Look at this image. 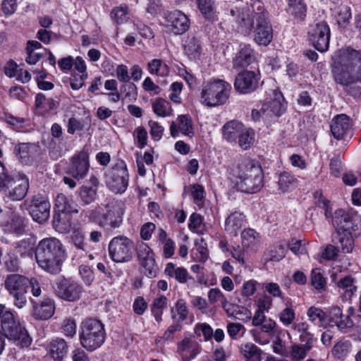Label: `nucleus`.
I'll return each instance as SVG.
<instances>
[{
	"label": "nucleus",
	"instance_id": "f257e3e1",
	"mask_svg": "<svg viewBox=\"0 0 361 361\" xmlns=\"http://www.w3.org/2000/svg\"><path fill=\"white\" fill-rule=\"evenodd\" d=\"M230 13L238 32L244 35L253 34L254 41L259 45L267 46L271 43L273 28L268 18V13L261 1H255L252 5L251 11L234 8L231 9Z\"/></svg>",
	"mask_w": 361,
	"mask_h": 361
},
{
	"label": "nucleus",
	"instance_id": "f03ea898",
	"mask_svg": "<svg viewBox=\"0 0 361 361\" xmlns=\"http://www.w3.org/2000/svg\"><path fill=\"white\" fill-rule=\"evenodd\" d=\"M237 190L245 193L259 192L264 185L263 171L260 165L245 158L238 161L230 171Z\"/></svg>",
	"mask_w": 361,
	"mask_h": 361
},
{
	"label": "nucleus",
	"instance_id": "7ed1b4c3",
	"mask_svg": "<svg viewBox=\"0 0 361 361\" xmlns=\"http://www.w3.org/2000/svg\"><path fill=\"white\" fill-rule=\"evenodd\" d=\"M334 60L332 73L338 83L347 86L361 82V51L341 49Z\"/></svg>",
	"mask_w": 361,
	"mask_h": 361
},
{
	"label": "nucleus",
	"instance_id": "20e7f679",
	"mask_svg": "<svg viewBox=\"0 0 361 361\" xmlns=\"http://www.w3.org/2000/svg\"><path fill=\"white\" fill-rule=\"evenodd\" d=\"M67 257L64 245L54 237L41 240L36 247L35 258L38 266L44 271L58 274Z\"/></svg>",
	"mask_w": 361,
	"mask_h": 361
},
{
	"label": "nucleus",
	"instance_id": "39448f33",
	"mask_svg": "<svg viewBox=\"0 0 361 361\" xmlns=\"http://www.w3.org/2000/svg\"><path fill=\"white\" fill-rule=\"evenodd\" d=\"M124 213V204L121 201L110 200L91 211L89 217L105 229H114L121 225Z\"/></svg>",
	"mask_w": 361,
	"mask_h": 361
},
{
	"label": "nucleus",
	"instance_id": "423d86ee",
	"mask_svg": "<svg viewBox=\"0 0 361 361\" xmlns=\"http://www.w3.org/2000/svg\"><path fill=\"white\" fill-rule=\"evenodd\" d=\"M231 85L228 82L212 78L202 84L200 102L207 107H216L226 104L230 97Z\"/></svg>",
	"mask_w": 361,
	"mask_h": 361
},
{
	"label": "nucleus",
	"instance_id": "0eeeda50",
	"mask_svg": "<svg viewBox=\"0 0 361 361\" xmlns=\"http://www.w3.org/2000/svg\"><path fill=\"white\" fill-rule=\"evenodd\" d=\"M0 322L5 337L14 341L22 347H27L30 344L31 339L26 329L20 324L13 312L4 304H0Z\"/></svg>",
	"mask_w": 361,
	"mask_h": 361
},
{
	"label": "nucleus",
	"instance_id": "6e6552de",
	"mask_svg": "<svg viewBox=\"0 0 361 361\" xmlns=\"http://www.w3.org/2000/svg\"><path fill=\"white\" fill-rule=\"evenodd\" d=\"M80 342L87 350L92 352L100 348L105 341L104 324L97 319H87L80 326Z\"/></svg>",
	"mask_w": 361,
	"mask_h": 361
},
{
	"label": "nucleus",
	"instance_id": "1a4fd4ad",
	"mask_svg": "<svg viewBox=\"0 0 361 361\" xmlns=\"http://www.w3.org/2000/svg\"><path fill=\"white\" fill-rule=\"evenodd\" d=\"M317 196H319V205L324 209L326 218H331L332 225L337 233L341 234V232L352 231L354 224L350 214L343 209H338L332 215L330 202L326 200L321 192H317L315 197Z\"/></svg>",
	"mask_w": 361,
	"mask_h": 361
},
{
	"label": "nucleus",
	"instance_id": "9d476101",
	"mask_svg": "<svg viewBox=\"0 0 361 361\" xmlns=\"http://www.w3.org/2000/svg\"><path fill=\"white\" fill-rule=\"evenodd\" d=\"M27 211L32 219L39 223L46 222L50 216L51 204L48 199L41 195H34L25 200L20 205Z\"/></svg>",
	"mask_w": 361,
	"mask_h": 361
},
{
	"label": "nucleus",
	"instance_id": "9b49d317",
	"mask_svg": "<svg viewBox=\"0 0 361 361\" xmlns=\"http://www.w3.org/2000/svg\"><path fill=\"white\" fill-rule=\"evenodd\" d=\"M30 187L29 179L26 175L16 173L10 176L1 191L12 201H20L27 194Z\"/></svg>",
	"mask_w": 361,
	"mask_h": 361
},
{
	"label": "nucleus",
	"instance_id": "f8f14e48",
	"mask_svg": "<svg viewBox=\"0 0 361 361\" xmlns=\"http://www.w3.org/2000/svg\"><path fill=\"white\" fill-rule=\"evenodd\" d=\"M108 250L109 256L114 262H129L133 255V242L124 235H118L111 240Z\"/></svg>",
	"mask_w": 361,
	"mask_h": 361
},
{
	"label": "nucleus",
	"instance_id": "ddd939ff",
	"mask_svg": "<svg viewBox=\"0 0 361 361\" xmlns=\"http://www.w3.org/2000/svg\"><path fill=\"white\" fill-rule=\"evenodd\" d=\"M129 175L124 161L117 163L107 175L106 184L115 193L124 192L128 185Z\"/></svg>",
	"mask_w": 361,
	"mask_h": 361
},
{
	"label": "nucleus",
	"instance_id": "4468645a",
	"mask_svg": "<svg viewBox=\"0 0 361 361\" xmlns=\"http://www.w3.org/2000/svg\"><path fill=\"white\" fill-rule=\"evenodd\" d=\"M55 292L59 298L68 302H75L80 298L83 288L74 280L61 279L56 283Z\"/></svg>",
	"mask_w": 361,
	"mask_h": 361
},
{
	"label": "nucleus",
	"instance_id": "2eb2a0df",
	"mask_svg": "<svg viewBox=\"0 0 361 361\" xmlns=\"http://www.w3.org/2000/svg\"><path fill=\"white\" fill-rule=\"evenodd\" d=\"M164 18L166 27L174 35H182L190 28V19L180 11L169 12L166 13Z\"/></svg>",
	"mask_w": 361,
	"mask_h": 361
},
{
	"label": "nucleus",
	"instance_id": "dca6fc26",
	"mask_svg": "<svg viewBox=\"0 0 361 361\" xmlns=\"http://www.w3.org/2000/svg\"><path fill=\"white\" fill-rule=\"evenodd\" d=\"M90 168L89 154L82 150L75 154L70 159L67 173L75 179H82L87 173Z\"/></svg>",
	"mask_w": 361,
	"mask_h": 361
},
{
	"label": "nucleus",
	"instance_id": "f3484780",
	"mask_svg": "<svg viewBox=\"0 0 361 361\" xmlns=\"http://www.w3.org/2000/svg\"><path fill=\"white\" fill-rule=\"evenodd\" d=\"M310 39L315 49L321 52L326 51L330 39L329 25L324 22L316 24L310 31Z\"/></svg>",
	"mask_w": 361,
	"mask_h": 361
},
{
	"label": "nucleus",
	"instance_id": "a211bd4d",
	"mask_svg": "<svg viewBox=\"0 0 361 361\" xmlns=\"http://www.w3.org/2000/svg\"><path fill=\"white\" fill-rule=\"evenodd\" d=\"M286 109V104L282 93L277 90H273L262 104L261 111L267 116H279L285 112Z\"/></svg>",
	"mask_w": 361,
	"mask_h": 361
},
{
	"label": "nucleus",
	"instance_id": "6ab92c4d",
	"mask_svg": "<svg viewBox=\"0 0 361 361\" xmlns=\"http://www.w3.org/2000/svg\"><path fill=\"white\" fill-rule=\"evenodd\" d=\"M201 350V345L192 336L185 337L177 343V353L182 361L194 360Z\"/></svg>",
	"mask_w": 361,
	"mask_h": 361
},
{
	"label": "nucleus",
	"instance_id": "aec40b11",
	"mask_svg": "<svg viewBox=\"0 0 361 361\" xmlns=\"http://www.w3.org/2000/svg\"><path fill=\"white\" fill-rule=\"evenodd\" d=\"M259 77L253 71H245L238 75L234 86L242 94H248L257 90Z\"/></svg>",
	"mask_w": 361,
	"mask_h": 361
},
{
	"label": "nucleus",
	"instance_id": "412c9836",
	"mask_svg": "<svg viewBox=\"0 0 361 361\" xmlns=\"http://www.w3.org/2000/svg\"><path fill=\"white\" fill-rule=\"evenodd\" d=\"M137 253L141 265L145 269V274L149 277L155 276L156 266L154 255L150 247L145 243H141L137 246Z\"/></svg>",
	"mask_w": 361,
	"mask_h": 361
},
{
	"label": "nucleus",
	"instance_id": "4be33fe9",
	"mask_svg": "<svg viewBox=\"0 0 361 361\" xmlns=\"http://www.w3.org/2000/svg\"><path fill=\"white\" fill-rule=\"evenodd\" d=\"M355 313V310L353 307H350L347 310V314L343 315L342 310L338 307H333L329 310L330 324L333 322L338 329L344 331L350 329L353 326V322L351 319V316Z\"/></svg>",
	"mask_w": 361,
	"mask_h": 361
},
{
	"label": "nucleus",
	"instance_id": "5701e85b",
	"mask_svg": "<svg viewBox=\"0 0 361 361\" xmlns=\"http://www.w3.org/2000/svg\"><path fill=\"white\" fill-rule=\"evenodd\" d=\"M353 126V122L345 114H338L331 121V132L338 140H343L349 134Z\"/></svg>",
	"mask_w": 361,
	"mask_h": 361
},
{
	"label": "nucleus",
	"instance_id": "b1692460",
	"mask_svg": "<svg viewBox=\"0 0 361 361\" xmlns=\"http://www.w3.org/2000/svg\"><path fill=\"white\" fill-rule=\"evenodd\" d=\"M257 54L249 44H241L233 59L235 69L245 68L256 61Z\"/></svg>",
	"mask_w": 361,
	"mask_h": 361
},
{
	"label": "nucleus",
	"instance_id": "393cba45",
	"mask_svg": "<svg viewBox=\"0 0 361 361\" xmlns=\"http://www.w3.org/2000/svg\"><path fill=\"white\" fill-rule=\"evenodd\" d=\"M332 282L335 283L338 293L344 299H350L357 291V282L354 277L350 275L345 276L336 281L334 276H331Z\"/></svg>",
	"mask_w": 361,
	"mask_h": 361
},
{
	"label": "nucleus",
	"instance_id": "a878e982",
	"mask_svg": "<svg viewBox=\"0 0 361 361\" xmlns=\"http://www.w3.org/2000/svg\"><path fill=\"white\" fill-rule=\"evenodd\" d=\"M32 315L38 320H47L55 312V302L51 298H44L40 302L32 301Z\"/></svg>",
	"mask_w": 361,
	"mask_h": 361
},
{
	"label": "nucleus",
	"instance_id": "bb28decb",
	"mask_svg": "<svg viewBox=\"0 0 361 361\" xmlns=\"http://www.w3.org/2000/svg\"><path fill=\"white\" fill-rule=\"evenodd\" d=\"M16 156L24 164H32L39 153V147L35 144L20 143L14 149Z\"/></svg>",
	"mask_w": 361,
	"mask_h": 361
},
{
	"label": "nucleus",
	"instance_id": "cd10ccee",
	"mask_svg": "<svg viewBox=\"0 0 361 361\" xmlns=\"http://www.w3.org/2000/svg\"><path fill=\"white\" fill-rule=\"evenodd\" d=\"M245 223L246 218L243 213L237 211L233 212L225 219V231L228 234L236 236Z\"/></svg>",
	"mask_w": 361,
	"mask_h": 361
},
{
	"label": "nucleus",
	"instance_id": "c85d7f7f",
	"mask_svg": "<svg viewBox=\"0 0 361 361\" xmlns=\"http://www.w3.org/2000/svg\"><path fill=\"white\" fill-rule=\"evenodd\" d=\"M241 243L244 250L255 252L260 247L261 236L255 230L246 228L241 232Z\"/></svg>",
	"mask_w": 361,
	"mask_h": 361
},
{
	"label": "nucleus",
	"instance_id": "c756f323",
	"mask_svg": "<svg viewBox=\"0 0 361 361\" xmlns=\"http://www.w3.org/2000/svg\"><path fill=\"white\" fill-rule=\"evenodd\" d=\"M29 279L20 274L8 275L5 280V288L10 293L27 291Z\"/></svg>",
	"mask_w": 361,
	"mask_h": 361
},
{
	"label": "nucleus",
	"instance_id": "7c9ffc66",
	"mask_svg": "<svg viewBox=\"0 0 361 361\" xmlns=\"http://www.w3.org/2000/svg\"><path fill=\"white\" fill-rule=\"evenodd\" d=\"M170 130L173 137L178 136L179 131L185 135L192 134V124L190 117L187 115L179 116L176 122L171 123Z\"/></svg>",
	"mask_w": 361,
	"mask_h": 361
},
{
	"label": "nucleus",
	"instance_id": "2f4dec72",
	"mask_svg": "<svg viewBox=\"0 0 361 361\" xmlns=\"http://www.w3.org/2000/svg\"><path fill=\"white\" fill-rule=\"evenodd\" d=\"M164 273L169 277L174 278L180 283H185L190 280H194L185 268L177 267L172 262L166 264Z\"/></svg>",
	"mask_w": 361,
	"mask_h": 361
},
{
	"label": "nucleus",
	"instance_id": "473e14b6",
	"mask_svg": "<svg viewBox=\"0 0 361 361\" xmlns=\"http://www.w3.org/2000/svg\"><path fill=\"white\" fill-rule=\"evenodd\" d=\"M244 128L239 121H229L222 128L223 137L228 142H235Z\"/></svg>",
	"mask_w": 361,
	"mask_h": 361
},
{
	"label": "nucleus",
	"instance_id": "72a5a7b5",
	"mask_svg": "<svg viewBox=\"0 0 361 361\" xmlns=\"http://www.w3.org/2000/svg\"><path fill=\"white\" fill-rule=\"evenodd\" d=\"M245 361H262V350L251 342L242 343L239 348Z\"/></svg>",
	"mask_w": 361,
	"mask_h": 361
},
{
	"label": "nucleus",
	"instance_id": "f704fd0d",
	"mask_svg": "<svg viewBox=\"0 0 361 361\" xmlns=\"http://www.w3.org/2000/svg\"><path fill=\"white\" fill-rule=\"evenodd\" d=\"M184 52L191 59H197L202 53L200 40L193 35H188L184 44Z\"/></svg>",
	"mask_w": 361,
	"mask_h": 361
},
{
	"label": "nucleus",
	"instance_id": "c9c22d12",
	"mask_svg": "<svg viewBox=\"0 0 361 361\" xmlns=\"http://www.w3.org/2000/svg\"><path fill=\"white\" fill-rule=\"evenodd\" d=\"M48 352L55 360H61L68 352V345L63 338H56L50 342Z\"/></svg>",
	"mask_w": 361,
	"mask_h": 361
},
{
	"label": "nucleus",
	"instance_id": "e433bc0d",
	"mask_svg": "<svg viewBox=\"0 0 361 361\" xmlns=\"http://www.w3.org/2000/svg\"><path fill=\"white\" fill-rule=\"evenodd\" d=\"M207 298L210 304H219L226 312H229L228 308L231 307V302L219 288H211L208 291Z\"/></svg>",
	"mask_w": 361,
	"mask_h": 361
},
{
	"label": "nucleus",
	"instance_id": "4c0bfd02",
	"mask_svg": "<svg viewBox=\"0 0 361 361\" xmlns=\"http://www.w3.org/2000/svg\"><path fill=\"white\" fill-rule=\"evenodd\" d=\"M307 316L311 322L319 326H333V324H330L327 321L326 313L319 307H310L307 311Z\"/></svg>",
	"mask_w": 361,
	"mask_h": 361
},
{
	"label": "nucleus",
	"instance_id": "58836bf2",
	"mask_svg": "<svg viewBox=\"0 0 361 361\" xmlns=\"http://www.w3.org/2000/svg\"><path fill=\"white\" fill-rule=\"evenodd\" d=\"M228 310L229 312L226 313L228 317H233L245 323L252 318L251 311L245 307L231 303V307Z\"/></svg>",
	"mask_w": 361,
	"mask_h": 361
},
{
	"label": "nucleus",
	"instance_id": "ea45409f",
	"mask_svg": "<svg viewBox=\"0 0 361 361\" xmlns=\"http://www.w3.org/2000/svg\"><path fill=\"white\" fill-rule=\"evenodd\" d=\"M277 183L279 190L282 192H286L295 188L298 184V180L291 173L283 172L279 174Z\"/></svg>",
	"mask_w": 361,
	"mask_h": 361
},
{
	"label": "nucleus",
	"instance_id": "a19ab883",
	"mask_svg": "<svg viewBox=\"0 0 361 361\" xmlns=\"http://www.w3.org/2000/svg\"><path fill=\"white\" fill-rule=\"evenodd\" d=\"M197 7L205 19L209 21L217 20L214 0H197Z\"/></svg>",
	"mask_w": 361,
	"mask_h": 361
},
{
	"label": "nucleus",
	"instance_id": "79ce46f5",
	"mask_svg": "<svg viewBox=\"0 0 361 361\" xmlns=\"http://www.w3.org/2000/svg\"><path fill=\"white\" fill-rule=\"evenodd\" d=\"M147 70L151 75L157 77H166L169 75L170 68L169 66L161 59H154L147 64Z\"/></svg>",
	"mask_w": 361,
	"mask_h": 361
},
{
	"label": "nucleus",
	"instance_id": "37998d69",
	"mask_svg": "<svg viewBox=\"0 0 361 361\" xmlns=\"http://www.w3.org/2000/svg\"><path fill=\"white\" fill-rule=\"evenodd\" d=\"M286 11L295 18L304 20L306 16V5L302 0H287Z\"/></svg>",
	"mask_w": 361,
	"mask_h": 361
},
{
	"label": "nucleus",
	"instance_id": "c03bdc74",
	"mask_svg": "<svg viewBox=\"0 0 361 361\" xmlns=\"http://www.w3.org/2000/svg\"><path fill=\"white\" fill-rule=\"evenodd\" d=\"M188 228L192 233L204 235L207 232V226L204 218L197 213H192L189 217Z\"/></svg>",
	"mask_w": 361,
	"mask_h": 361
},
{
	"label": "nucleus",
	"instance_id": "a18cd8bd",
	"mask_svg": "<svg viewBox=\"0 0 361 361\" xmlns=\"http://www.w3.org/2000/svg\"><path fill=\"white\" fill-rule=\"evenodd\" d=\"M189 310L187 303L183 299L178 300L174 307L171 309V317L178 324L186 319Z\"/></svg>",
	"mask_w": 361,
	"mask_h": 361
},
{
	"label": "nucleus",
	"instance_id": "49530a36",
	"mask_svg": "<svg viewBox=\"0 0 361 361\" xmlns=\"http://www.w3.org/2000/svg\"><path fill=\"white\" fill-rule=\"evenodd\" d=\"M153 112L159 117H166L171 114V106L169 102L161 97L156 98L152 102Z\"/></svg>",
	"mask_w": 361,
	"mask_h": 361
},
{
	"label": "nucleus",
	"instance_id": "de8ad7c7",
	"mask_svg": "<svg viewBox=\"0 0 361 361\" xmlns=\"http://www.w3.org/2000/svg\"><path fill=\"white\" fill-rule=\"evenodd\" d=\"M25 226V218L18 214L13 213L6 225V230L9 232L20 234L24 231Z\"/></svg>",
	"mask_w": 361,
	"mask_h": 361
},
{
	"label": "nucleus",
	"instance_id": "09e8293b",
	"mask_svg": "<svg viewBox=\"0 0 361 361\" xmlns=\"http://www.w3.org/2000/svg\"><path fill=\"white\" fill-rule=\"evenodd\" d=\"M209 257L207 243L203 239L195 241V248L192 253V260L198 262H205Z\"/></svg>",
	"mask_w": 361,
	"mask_h": 361
},
{
	"label": "nucleus",
	"instance_id": "8fccbe9b",
	"mask_svg": "<svg viewBox=\"0 0 361 361\" xmlns=\"http://www.w3.org/2000/svg\"><path fill=\"white\" fill-rule=\"evenodd\" d=\"M279 319L284 326L287 327L293 324L295 319V312L290 300H286V307L279 312Z\"/></svg>",
	"mask_w": 361,
	"mask_h": 361
},
{
	"label": "nucleus",
	"instance_id": "3c124183",
	"mask_svg": "<svg viewBox=\"0 0 361 361\" xmlns=\"http://www.w3.org/2000/svg\"><path fill=\"white\" fill-rule=\"evenodd\" d=\"M53 224L59 232H66L71 227L70 213H56L54 215Z\"/></svg>",
	"mask_w": 361,
	"mask_h": 361
},
{
	"label": "nucleus",
	"instance_id": "603ef678",
	"mask_svg": "<svg viewBox=\"0 0 361 361\" xmlns=\"http://www.w3.org/2000/svg\"><path fill=\"white\" fill-rule=\"evenodd\" d=\"M352 345L348 341H340L332 348V355L338 360L346 358L351 351Z\"/></svg>",
	"mask_w": 361,
	"mask_h": 361
},
{
	"label": "nucleus",
	"instance_id": "864d4df0",
	"mask_svg": "<svg viewBox=\"0 0 361 361\" xmlns=\"http://www.w3.org/2000/svg\"><path fill=\"white\" fill-rule=\"evenodd\" d=\"M167 305V298L164 295H160L155 298L152 305L151 311L155 320L159 323L162 320V314L164 310Z\"/></svg>",
	"mask_w": 361,
	"mask_h": 361
},
{
	"label": "nucleus",
	"instance_id": "5fc2aeb1",
	"mask_svg": "<svg viewBox=\"0 0 361 361\" xmlns=\"http://www.w3.org/2000/svg\"><path fill=\"white\" fill-rule=\"evenodd\" d=\"M272 299L267 295H264L257 299V309L253 316L255 317V320L264 318L263 315L264 314V312H268L269 311L272 306Z\"/></svg>",
	"mask_w": 361,
	"mask_h": 361
},
{
	"label": "nucleus",
	"instance_id": "6e6d98bb",
	"mask_svg": "<svg viewBox=\"0 0 361 361\" xmlns=\"http://www.w3.org/2000/svg\"><path fill=\"white\" fill-rule=\"evenodd\" d=\"M54 208L56 213L78 212V210H72L71 205L67 197L63 193H59L54 200Z\"/></svg>",
	"mask_w": 361,
	"mask_h": 361
},
{
	"label": "nucleus",
	"instance_id": "4d7b16f0",
	"mask_svg": "<svg viewBox=\"0 0 361 361\" xmlns=\"http://www.w3.org/2000/svg\"><path fill=\"white\" fill-rule=\"evenodd\" d=\"M80 201L85 204H89L94 202L97 197V189L90 188L87 185H82L78 190Z\"/></svg>",
	"mask_w": 361,
	"mask_h": 361
},
{
	"label": "nucleus",
	"instance_id": "13d9d810",
	"mask_svg": "<svg viewBox=\"0 0 361 361\" xmlns=\"http://www.w3.org/2000/svg\"><path fill=\"white\" fill-rule=\"evenodd\" d=\"M339 238L340 247L344 253H351L354 248V240L351 231L341 232Z\"/></svg>",
	"mask_w": 361,
	"mask_h": 361
},
{
	"label": "nucleus",
	"instance_id": "bf43d9fd",
	"mask_svg": "<svg viewBox=\"0 0 361 361\" xmlns=\"http://www.w3.org/2000/svg\"><path fill=\"white\" fill-rule=\"evenodd\" d=\"M183 85L181 82H174L171 84L169 88V99L175 104H180L182 102L181 93Z\"/></svg>",
	"mask_w": 361,
	"mask_h": 361
},
{
	"label": "nucleus",
	"instance_id": "052dcab7",
	"mask_svg": "<svg viewBox=\"0 0 361 361\" xmlns=\"http://www.w3.org/2000/svg\"><path fill=\"white\" fill-rule=\"evenodd\" d=\"M310 281L312 286L317 290L324 289L326 284V278L319 268L313 269L311 271Z\"/></svg>",
	"mask_w": 361,
	"mask_h": 361
},
{
	"label": "nucleus",
	"instance_id": "680f3d73",
	"mask_svg": "<svg viewBox=\"0 0 361 361\" xmlns=\"http://www.w3.org/2000/svg\"><path fill=\"white\" fill-rule=\"evenodd\" d=\"M71 240L77 249L84 251L87 247V243L85 241V233L80 228H75L73 230L71 235Z\"/></svg>",
	"mask_w": 361,
	"mask_h": 361
},
{
	"label": "nucleus",
	"instance_id": "e2e57ef3",
	"mask_svg": "<svg viewBox=\"0 0 361 361\" xmlns=\"http://www.w3.org/2000/svg\"><path fill=\"white\" fill-rule=\"evenodd\" d=\"M264 318H261L259 320H255V317H252V325L255 326H260L261 330L265 333H270L276 326V322L271 319L267 318L265 314L263 315Z\"/></svg>",
	"mask_w": 361,
	"mask_h": 361
},
{
	"label": "nucleus",
	"instance_id": "0e129e2a",
	"mask_svg": "<svg viewBox=\"0 0 361 361\" xmlns=\"http://www.w3.org/2000/svg\"><path fill=\"white\" fill-rule=\"evenodd\" d=\"M112 20L117 24H122L128 20V7L123 4L114 8L111 13Z\"/></svg>",
	"mask_w": 361,
	"mask_h": 361
},
{
	"label": "nucleus",
	"instance_id": "69168bd1",
	"mask_svg": "<svg viewBox=\"0 0 361 361\" xmlns=\"http://www.w3.org/2000/svg\"><path fill=\"white\" fill-rule=\"evenodd\" d=\"M133 138L137 147L142 149L147 143V131L143 126L137 127L133 132Z\"/></svg>",
	"mask_w": 361,
	"mask_h": 361
},
{
	"label": "nucleus",
	"instance_id": "338daca9",
	"mask_svg": "<svg viewBox=\"0 0 361 361\" xmlns=\"http://www.w3.org/2000/svg\"><path fill=\"white\" fill-rule=\"evenodd\" d=\"M226 328L228 334L233 340L243 337L246 331L245 327L240 323L230 322Z\"/></svg>",
	"mask_w": 361,
	"mask_h": 361
},
{
	"label": "nucleus",
	"instance_id": "774afa93",
	"mask_svg": "<svg viewBox=\"0 0 361 361\" xmlns=\"http://www.w3.org/2000/svg\"><path fill=\"white\" fill-rule=\"evenodd\" d=\"M254 133L251 129L244 128L238 138L239 146L243 149H248L253 142Z\"/></svg>",
	"mask_w": 361,
	"mask_h": 361
}]
</instances>
